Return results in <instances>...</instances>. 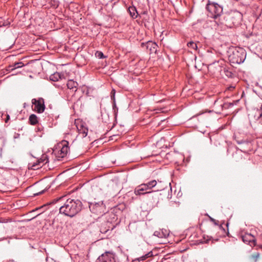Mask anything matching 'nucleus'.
<instances>
[{
    "label": "nucleus",
    "instance_id": "nucleus-17",
    "mask_svg": "<svg viewBox=\"0 0 262 262\" xmlns=\"http://www.w3.org/2000/svg\"><path fill=\"white\" fill-rule=\"evenodd\" d=\"M128 11L132 18H136L137 17L138 12L135 7H129L128 9Z\"/></svg>",
    "mask_w": 262,
    "mask_h": 262
},
{
    "label": "nucleus",
    "instance_id": "nucleus-33",
    "mask_svg": "<svg viewBox=\"0 0 262 262\" xmlns=\"http://www.w3.org/2000/svg\"><path fill=\"white\" fill-rule=\"evenodd\" d=\"M82 133L83 134V136L85 137L87 135V134H88V129L86 128H84L83 131H82Z\"/></svg>",
    "mask_w": 262,
    "mask_h": 262
},
{
    "label": "nucleus",
    "instance_id": "nucleus-39",
    "mask_svg": "<svg viewBox=\"0 0 262 262\" xmlns=\"http://www.w3.org/2000/svg\"><path fill=\"white\" fill-rule=\"evenodd\" d=\"M234 86H230V87H229V88H228V89H229V90H231L232 89H234Z\"/></svg>",
    "mask_w": 262,
    "mask_h": 262
},
{
    "label": "nucleus",
    "instance_id": "nucleus-3",
    "mask_svg": "<svg viewBox=\"0 0 262 262\" xmlns=\"http://www.w3.org/2000/svg\"><path fill=\"white\" fill-rule=\"evenodd\" d=\"M246 57V52L242 48L233 49L229 55V60L232 64H241L244 62Z\"/></svg>",
    "mask_w": 262,
    "mask_h": 262
},
{
    "label": "nucleus",
    "instance_id": "nucleus-13",
    "mask_svg": "<svg viewBox=\"0 0 262 262\" xmlns=\"http://www.w3.org/2000/svg\"><path fill=\"white\" fill-rule=\"evenodd\" d=\"M78 85V83L72 79L69 80L67 84L68 88L72 90L73 92L77 91Z\"/></svg>",
    "mask_w": 262,
    "mask_h": 262
},
{
    "label": "nucleus",
    "instance_id": "nucleus-18",
    "mask_svg": "<svg viewBox=\"0 0 262 262\" xmlns=\"http://www.w3.org/2000/svg\"><path fill=\"white\" fill-rule=\"evenodd\" d=\"M48 162V159L47 158V156H43L41 159L40 160L38 161V163H36V164H34L33 165V167H34L33 169H38V167H37V166L38 165H40L41 163H43V164H44L45 163H46Z\"/></svg>",
    "mask_w": 262,
    "mask_h": 262
},
{
    "label": "nucleus",
    "instance_id": "nucleus-16",
    "mask_svg": "<svg viewBox=\"0 0 262 262\" xmlns=\"http://www.w3.org/2000/svg\"><path fill=\"white\" fill-rule=\"evenodd\" d=\"M167 183H165L162 181H157V185L155 186L157 190L155 191L158 192L159 191L164 190L166 187H167Z\"/></svg>",
    "mask_w": 262,
    "mask_h": 262
},
{
    "label": "nucleus",
    "instance_id": "nucleus-19",
    "mask_svg": "<svg viewBox=\"0 0 262 262\" xmlns=\"http://www.w3.org/2000/svg\"><path fill=\"white\" fill-rule=\"evenodd\" d=\"M29 120L30 124L33 125H36L38 122V117L35 114H31L29 116Z\"/></svg>",
    "mask_w": 262,
    "mask_h": 262
},
{
    "label": "nucleus",
    "instance_id": "nucleus-8",
    "mask_svg": "<svg viewBox=\"0 0 262 262\" xmlns=\"http://www.w3.org/2000/svg\"><path fill=\"white\" fill-rule=\"evenodd\" d=\"M147 195L148 204L152 207L157 205L159 201V195L161 194L155 191L149 192Z\"/></svg>",
    "mask_w": 262,
    "mask_h": 262
},
{
    "label": "nucleus",
    "instance_id": "nucleus-25",
    "mask_svg": "<svg viewBox=\"0 0 262 262\" xmlns=\"http://www.w3.org/2000/svg\"><path fill=\"white\" fill-rule=\"evenodd\" d=\"M187 46L189 48L196 50L198 48L196 44L193 42V41H190L187 43Z\"/></svg>",
    "mask_w": 262,
    "mask_h": 262
},
{
    "label": "nucleus",
    "instance_id": "nucleus-5",
    "mask_svg": "<svg viewBox=\"0 0 262 262\" xmlns=\"http://www.w3.org/2000/svg\"><path fill=\"white\" fill-rule=\"evenodd\" d=\"M89 206L90 211L95 214H101L104 213L105 211V206L103 201L89 202Z\"/></svg>",
    "mask_w": 262,
    "mask_h": 262
},
{
    "label": "nucleus",
    "instance_id": "nucleus-20",
    "mask_svg": "<svg viewBox=\"0 0 262 262\" xmlns=\"http://www.w3.org/2000/svg\"><path fill=\"white\" fill-rule=\"evenodd\" d=\"M105 224L107 226V227H105L103 228L102 226H101L100 229V231L102 233H106L110 229L112 230L113 229L114 226H112V227H110V226H108V225H111V223H110L109 222H106Z\"/></svg>",
    "mask_w": 262,
    "mask_h": 262
},
{
    "label": "nucleus",
    "instance_id": "nucleus-6",
    "mask_svg": "<svg viewBox=\"0 0 262 262\" xmlns=\"http://www.w3.org/2000/svg\"><path fill=\"white\" fill-rule=\"evenodd\" d=\"M32 103L34 106L33 110L37 113H42L45 110L44 99L42 98H39L38 99H33Z\"/></svg>",
    "mask_w": 262,
    "mask_h": 262
},
{
    "label": "nucleus",
    "instance_id": "nucleus-41",
    "mask_svg": "<svg viewBox=\"0 0 262 262\" xmlns=\"http://www.w3.org/2000/svg\"><path fill=\"white\" fill-rule=\"evenodd\" d=\"M228 225H229V224L227 223L226 224V226L228 227Z\"/></svg>",
    "mask_w": 262,
    "mask_h": 262
},
{
    "label": "nucleus",
    "instance_id": "nucleus-2",
    "mask_svg": "<svg viewBox=\"0 0 262 262\" xmlns=\"http://www.w3.org/2000/svg\"><path fill=\"white\" fill-rule=\"evenodd\" d=\"M242 16V14L238 11L226 13L219 18V21L221 24L231 28L239 23Z\"/></svg>",
    "mask_w": 262,
    "mask_h": 262
},
{
    "label": "nucleus",
    "instance_id": "nucleus-32",
    "mask_svg": "<svg viewBox=\"0 0 262 262\" xmlns=\"http://www.w3.org/2000/svg\"><path fill=\"white\" fill-rule=\"evenodd\" d=\"M9 24H10V23L8 21L4 22V23L2 24L1 20H0V27L7 26L9 25Z\"/></svg>",
    "mask_w": 262,
    "mask_h": 262
},
{
    "label": "nucleus",
    "instance_id": "nucleus-29",
    "mask_svg": "<svg viewBox=\"0 0 262 262\" xmlns=\"http://www.w3.org/2000/svg\"><path fill=\"white\" fill-rule=\"evenodd\" d=\"M224 72L227 77L229 78L232 77L233 74L231 71L225 69Z\"/></svg>",
    "mask_w": 262,
    "mask_h": 262
},
{
    "label": "nucleus",
    "instance_id": "nucleus-38",
    "mask_svg": "<svg viewBox=\"0 0 262 262\" xmlns=\"http://www.w3.org/2000/svg\"><path fill=\"white\" fill-rule=\"evenodd\" d=\"M259 254H258V253H257V254L255 255V257L256 259H257V258L259 257Z\"/></svg>",
    "mask_w": 262,
    "mask_h": 262
},
{
    "label": "nucleus",
    "instance_id": "nucleus-4",
    "mask_svg": "<svg viewBox=\"0 0 262 262\" xmlns=\"http://www.w3.org/2000/svg\"><path fill=\"white\" fill-rule=\"evenodd\" d=\"M206 9L208 11V16L217 19L220 18L223 13V7L215 3H208L206 6Z\"/></svg>",
    "mask_w": 262,
    "mask_h": 262
},
{
    "label": "nucleus",
    "instance_id": "nucleus-24",
    "mask_svg": "<svg viewBox=\"0 0 262 262\" xmlns=\"http://www.w3.org/2000/svg\"><path fill=\"white\" fill-rule=\"evenodd\" d=\"M51 80L54 81H58L60 78V75L59 73H56L52 75L50 77Z\"/></svg>",
    "mask_w": 262,
    "mask_h": 262
},
{
    "label": "nucleus",
    "instance_id": "nucleus-1",
    "mask_svg": "<svg viewBox=\"0 0 262 262\" xmlns=\"http://www.w3.org/2000/svg\"><path fill=\"white\" fill-rule=\"evenodd\" d=\"M66 202L61 204L59 208V213L66 216L72 217L80 211L82 208V203L79 200L72 199H67L66 196H61L54 199L52 203L55 204L60 201Z\"/></svg>",
    "mask_w": 262,
    "mask_h": 262
},
{
    "label": "nucleus",
    "instance_id": "nucleus-7",
    "mask_svg": "<svg viewBox=\"0 0 262 262\" xmlns=\"http://www.w3.org/2000/svg\"><path fill=\"white\" fill-rule=\"evenodd\" d=\"M97 262H116L115 254L112 252L106 251L98 258Z\"/></svg>",
    "mask_w": 262,
    "mask_h": 262
},
{
    "label": "nucleus",
    "instance_id": "nucleus-14",
    "mask_svg": "<svg viewBox=\"0 0 262 262\" xmlns=\"http://www.w3.org/2000/svg\"><path fill=\"white\" fill-rule=\"evenodd\" d=\"M154 235L159 238H166L168 235V233L166 230L162 229L155 231Z\"/></svg>",
    "mask_w": 262,
    "mask_h": 262
},
{
    "label": "nucleus",
    "instance_id": "nucleus-21",
    "mask_svg": "<svg viewBox=\"0 0 262 262\" xmlns=\"http://www.w3.org/2000/svg\"><path fill=\"white\" fill-rule=\"evenodd\" d=\"M147 188L148 190L151 189L154 187H155L156 185H157V181L156 180H152L149 182H148L146 183H145Z\"/></svg>",
    "mask_w": 262,
    "mask_h": 262
},
{
    "label": "nucleus",
    "instance_id": "nucleus-23",
    "mask_svg": "<svg viewBox=\"0 0 262 262\" xmlns=\"http://www.w3.org/2000/svg\"><path fill=\"white\" fill-rule=\"evenodd\" d=\"M24 66V63L22 62H15L13 66H12V70L16 69L18 68H20L23 67Z\"/></svg>",
    "mask_w": 262,
    "mask_h": 262
},
{
    "label": "nucleus",
    "instance_id": "nucleus-35",
    "mask_svg": "<svg viewBox=\"0 0 262 262\" xmlns=\"http://www.w3.org/2000/svg\"><path fill=\"white\" fill-rule=\"evenodd\" d=\"M210 220L211 221H212L214 224L215 225H217V221L214 220V219L212 218V217H210Z\"/></svg>",
    "mask_w": 262,
    "mask_h": 262
},
{
    "label": "nucleus",
    "instance_id": "nucleus-27",
    "mask_svg": "<svg viewBox=\"0 0 262 262\" xmlns=\"http://www.w3.org/2000/svg\"><path fill=\"white\" fill-rule=\"evenodd\" d=\"M95 55L99 59H102L105 57L103 53L101 51H97Z\"/></svg>",
    "mask_w": 262,
    "mask_h": 262
},
{
    "label": "nucleus",
    "instance_id": "nucleus-40",
    "mask_svg": "<svg viewBox=\"0 0 262 262\" xmlns=\"http://www.w3.org/2000/svg\"><path fill=\"white\" fill-rule=\"evenodd\" d=\"M238 101H239V100L236 101V103H237Z\"/></svg>",
    "mask_w": 262,
    "mask_h": 262
},
{
    "label": "nucleus",
    "instance_id": "nucleus-15",
    "mask_svg": "<svg viewBox=\"0 0 262 262\" xmlns=\"http://www.w3.org/2000/svg\"><path fill=\"white\" fill-rule=\"evenodd\" d=\"M243 241L246 244H250L254 242V237L251 234H247L242 236Z\"/></svg>",
    "mask_w": 262,
    "mask_h": 262
},
{
    "label": "nucleus",
    "instance_id": "nucleus-28",
    "mask_svg": "<svg viewBox=\"0 0 262 262\" xmlns=\"http://www.w3.org/2000/svg\"><path fill=\"white\" fill-rule=\"evenodd\" d=\"M50 4L52 7L56 8L58 6V2L56 0H51Z\"/></svg>",
    "mask_w": 262,
    "mask_h": 262
},
{
    "label": "nucleus",
    "instance_id": "nucleus-42",
    "mask_svg": "<svg viewBox=\"0 0 262 262\" xmlns=\"http://www.w3.org/2000/svg\"><path fill=\"white\" fill-rule=\"evenodd\" d=\"M3 23H4V22H3V21L1 20V24H2Z\"/></svg>",
    "mask_w": 262,
    "mask_h": 262
},
{
    "label": "nucleus",
    "instance_id": "nucleus-30",
    "mask_svg": "<svg viewBox=\"0 0 262 262\" xmlns=\"http://www.w3.org/2000/svg\"><path fill=\"white\" fill-rule=\"evenodd\" d=\"M235 140L236 143L238 144H248V143L244 140H236L235 138Z\"/></svg>",
    "mask_w": 262,
    "mask_h": 262
},
{
    "label": "nucleus",
    "instance_id": "nucleus-26",
    "mask_svg": "<svg viewBox=\"0 0 262 262\" xmlns=\"http://www.w3.org/2000/svg\"><path fill=\"white\" fill-rule=\"evenodd\" d=\"M234 103L232 102H226L223 104L222 107L226 109H227L231 107H232Z\"/></svg>",
    "mask_w": 262,
    "mask_h": 262
},
{
    "label": "nucleus",
    "instance_id": "nucleus-34",
    "mask_svg": "<svg viewBox=\"0 0 262 262\" xmlns=\"http://www.w3.org/2000/svg\"><path fill=\"white\" fill-rule=\"evenodd\" d=\"M111 98L113 99H114L115 98V91L114 90H113L111 92Z\"/></svg>",
    "mask_w": 262,
    "mask_h": 262
},
{
    "label": "nucleus",
    "instance_id": "nucleus-11",
    "mask_svg": "<svg viewBox=\"0 0 262 262\" xmlns=\"http://www.w3.org/2000/svg\"><path fill=\"white\" fill-rule=\"evenodd\" d=\"M252 115L255 121L260 124H262V104L260 109L254 110Z\"/></svg>",
    "mask_w": 262,
    "mask_h": 262
},
{
    "label": "nucleus",
    "instance_id": "nucleus-31",
    "mask_svg": "<svg viewBox=\"0 0 262 262\" xmlns=\"http://www.w3.org/2000/svg\"><path fill=\"white\" fill-rule=\"evenodd\" d=\"M113 108L114 111V112H115V114H116L117 113V112L116 111H118V108L116 106V103L115 102V101H114V103H113Z\"/></svg>",
    "mask_w": 262,
    "mask_h": 262
},
{
    "label": "nucleus",
    "instance_id": "nucleus-9",
    "mask_svg": "<svg viewBox=\"0 0 262 262\" xmlns=\"http://www.w3.org/2000/svg\"><path fill=\"white\" fill-rule=\"evenodd\" d=\"M148 190L145 183L141 184L136 187L134 190V193L136 195L147 194L149 191Z\"/></svg>",
    "mask_w": 262,
    "mask_h": 262
},
{
    "label": "nucleus",
    "instance_id": "nucleus-36",
    "mask_svg": "<svg viewBox=\"0 0 262 262\" xmlns=\"http://www.w3.org/2000/svg\"><path fill=\"white\" fill-rule=\"evenodd\" d=\"M9 119H10V116H9V115H8L7 116V118H6V119L5 120V122H7L8 121V120H9Z\"/></svg>",
    "mask_w": 262,
    "mask_h": 262
},
{
    "label": "nucleus",
    "instance_id": "nucleus-22",
    "mask_svg": "<svg viewBox=\"0 0 262 262\" xmlns=\"http://www.w3.org/2000/svg\"><path fill=\"white\" fill-rule=\"evenodd\" d=\"M152 255H153L152 252L150 251V252H148L147 254H146L145 255L138 258V260H139V261L144 260L148 257H150L152 256Z\"/></svg>",
    "mask_w": 262,
    "mask_h": 262
},
{
    "label": "nucleus",
    "instance_id": "nucleus-10",
    "mask_svg": "<svg viewBox=\"0 0 262 262\" xmlns=\"http://www.w3.org/2000/svg\"><path fill=\"white\" fill-rule=\"evenodd\" d=\"M142 45L143 47L145 46L146 49L149 50L150 54L156 53L158 46L156 42L149 41L145 43H142Z\"/></svg>",
    "mask_w": 262,
    "mask_h": 262
},
{
    "label": "nucleus",
    "instance_id": "nucleus-12",
    "mask_svg": "<svg viewBox=\"0 0 262 262\" xmlns=\"http://www.w3.org/2000/svg\"><path fill=\"white\" fill-rule=\"evenodd\" d=\"M69 143L67 141H63L62 142V147L60 149V154L61 155V157H63L64 156L67 155L69 149V147L68 146Z\"/></svg>",
    "mask_w": 262,
    "mask_h": 262
},
{
    "label": "nucleus",
    "instance_id": "nucleus-37",
    "mask_svg": "<svg viewBox=\"0 0 262 262\" xmlns=\"http://www.w3.org/2000/svg\"><path fill=\"white\" fill-rule=\"evenodd\" d=\"M43 192H44V190H42V191H40V192H38V193H37L35 194V195L41 194H42V193H43Z\"/></svg>",
    "mask_w": 262,
    "mask_h": 262
}]
</instances>
